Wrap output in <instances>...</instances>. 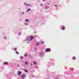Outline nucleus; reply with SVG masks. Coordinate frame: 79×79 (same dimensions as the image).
Instances as JSON below:
<instances>
[{
  "label": "nucleus",
  "mask_w": 79,
  "mask_h": 79,
  "mask_svg": "<svg viewBox=\"0 0 79 79\" xmlns=\"http://www.w3.org/2000/svg\"><path fill=\"white\" fill-rule=\"evenodd\" d=\"M21 73L20 72V71H18V76H20V75H21Z\"/></svg>",
  "instance_id": "nucleus-3"
},
{
  "label": "nucleus",
  "mask_w": 79,
  "mask_h": 79,
  "mask_svg": "<svg viewBox=\"0 0 79 79\" xmlns=\"http://www.w3.org/2000/svg\"><path fill=\"white\" fill-rule=\"evenodd\" d=\"M21 59H23V57L21 56Z\"/></svg>",
  "instance_id": "nucleus-17"
},
{
  "label": "nucleus",
  "mask_w": 79,
  "mask_h": 79,
  "mask_svg": "<svg viewBox=\"0 0 79 79\" xmlns=\"http://www.w3.org/2000/svg\"><path fill=\"white\" fill-rule=\"evenodd\" d=\"M24 71L25 72V73H27V70H24Z\"/></svg>",
  "instance_id": "nucleus-10"
},
{
  "label": "nucleus",
  "mask_w": 79,
  "mask_h": 79,
  "mask_svg": "<svg viewBox=\"0 0 79 79\" xmlns=\"http://www.w3.org/2000/svg\"><path fill=\"white\" fill-rule=\"evenodd\" d=\"M27 5V6H28V5Z\"/></svg>",
  "instance_id": "nucleus-25"
},
{
  "label": "nucleus",
  "mask_w": 79,
  "mask_h": 79,
  "mask_svg": "<svg viewBox=\"0 0 79 79\" xmlns=\"http://www.w3.org/2000/svg\"><path fill=\"white\" fill-rule=\"evenodd\" d=\"M25 22H29V19H25Z\"/></svg>",
  "instance_id": "nucleus-4"
},
{
  "label": "nucleus",
  "mask_w": 79,
  "mask_h": 79,
  "mask_svg": "<svg viewBox=\"0 0 79 79\" xmlns=\"http://www.w3.org/2000/svg\"><path fill=\"white\" fill-rule=\"evenodd\" d=\"M47 9V7H46V8H45V9Z\"/></svg>",
  "instance_id": "nucleus-24"
},
{
  "label": "nucleus",
  "mask_w": 79,
  "mask_h": 79,
  "mask_svg": "<svg viewBox=\"0 0 79 79\" xmlns=\"http://www.w3.org/2000/svg\"><path fill=\"white\" fill-rule=\"evenodd\" d=\"M62 29L63 30H64V27H62Z\"/></svg>",
  "instance_id": "nucleus-9"
},
{
  "label": "nucleus",
  "mask_w": 79,
  "mask_h": 79,
  "mask_svg": "<svg viewBox=\"0 0 79 79\" xmlns=\"http://www.w3.org/2000/svg\"><path fill=\"white\" fill-rule=\"evenodd\" d=\"M15 53H17V54H19V53L18 52H17V51H16Z\"/></svg>",
  "instance_id": "nucleus-13"
},
{
  "label": "nucleus",
  "mask_w": 79,
  "mask_h": 79,
  "mask_svg": "<svg viewBox=\"0 0 79 79\" xmlns=\"http://www.w3.org/2000/svg\"><path fill=\"white\" fill-rule=\"evenodd\" d=\"M43 1H45V0H43Z\"/></svg>",
  "instance_id": "nucleus-23"
},
{
  "label": "nucleus",
  "mask_w": 79,
  "mask_h": 79,
  "mask_svg": "<svg viewBox=\"0 0 79 79\" xmlns=\"http://www.w3.org/2000/svg\"><path fill=\"white\" fill-rule=\"evenodd\" d=\"M17 66H18V67H19L20 65H17Z\"/></svg>",
  "instance_id": "nucleus-16"
},
{
  "label": "nucleus",
  "mask_w": 79,
  "mask_h": 79,
  "mask_svg": "<svg viewBox=\"0 0 79 79\" xmlns=\"http://www.w3.org/2000/svg\"><path fill=\"white\" fill-rule=\"evenodd\" d=\"M36 44L37 45H39V43L38 42Z\"/></svg>",
  "instance_id": "nucleus-12"
},
{
  "label": "nucleus",
  "mask_w": 79,
  "mask_h": 79,
  "mask_svg": "<svg viewBox=\"0 0 79 79\" xmlns=\"http://www.w3.org/2000/svg\"><path fill=\"white\" fill-rule=\"evenodd\" d=\"M4 38H5V39H6V37H4Z\"/></svg>",
  "instance_id": "nucleus-22"
},
{
  "label": "nucleus",
  "mask_w": 79,
  "mask_h": 79,
  "mask_svg": "<svg viewBox=\"0 0 79 79\" xmlns=\"http://www.w3.org/2000/svg\"><path fill=\"white\" fill-rule=\"evenodd\" d=\"M14 51H15V50H16V48H14Z\"/></svg>",
  "instance_id": "nucleus-14"
},
{
  "label": "nucleus",
  "mask_w": 79,
  "mask_h": 79,
  "mask_svg": "<svg viewBox=\"0 0 79 79\" xmlns=\"http://www.w3.org/2000/svg\"><path fill=\"white\" fill-rule=\"evenodd\" d=\"M55 6H57V5H55Z\"/></svg>",
  "instance_id": "nucleus-18"
},
{
  "label": "nucleus",
  "mask_w": 79,
  "mask_h": 79,
  "mask_svg": "<svg viewBox=\"0 0 79 79\" xmlns=\"http://www.w3.org/2000/svg\"><path fill=\"white\" fill-rule=\"evenodd\" d=\"M24 56H27V54H25L24 55Z\"/></svg>",
  "instance_id": "nucleus-15"
},
{
  "label": "nucleus",
  "mask_w": 79,
  "mask_h": 79,
  "mask_svg": "<svg viewBox=\"0 0 79 79\" xmlns=\"http://www.w3.org/2000/svg\"><path fill=\"white\" fill-rule=\"evenodd\" d=\"M25 77V76H24V75H22V77L23 79H24V78Z\"/></svg>",
  "instance_id": "nucleus-5"
},
{
  "label": "nucleus",
  "mask_w": 79,
  "mask_h": 79,
  "mask_svg": "<svg viewBox=\"0 0 79 79\" xmlns=\"http://www.w3.org/2000/svg\"><path fill=\"white\" fill-rule=\"evenodd\" d=\"M30 39L29 40H30V41H31V40H32V39H34V36H30Z\"/></svg>",
  "instance_id": "nucleus-2"
},
{
  "label": "nucleus",
  "mask_w": 79,
  "mask_h": 79,
  "mask_svg": "<svg viewBox=\"0 0 79 79\" xmlns=\"http://www.w3.org/2000/svg\"><path fill=\"white\" fill-rule=\"evenodd\" d=\"M45 51H46V52H50L51 51V50H50V48H47L46 49Z\"/></svg>",
  "instance_id": "nucleus-1"
},
{
  "label": "nucleus",
  "mask_w": 79,
  "mask_h": 79,
  "mask_svg": "<svg viewBox=\"0 0 79 79\" xmlns=\"http://www.w3.org/2000/svg\"><path fill=\"white\" fill-rule=\"evenodd\" d=\"M33 63H34V64H36V62H35V61H34V62H33Z\"/></svg>",
  "instance_id": "nucleus-11"
},
{
  "label": "nucleus",
  "mask_w": 79,
  "mask_h": 79,
  "mask_svg": "<svg viewBox=\"0 0 79 79\" xmlns=\"http://www.w3.org/2000/svg\"><path fill=\"white\" fill-rule=\"evenodd\" d=\"M22 13L23 14H24V12H22Z\"/></svg>",
  "instance_id": "nucleus-20"
},
{
  "label": "nucleus",
  "mask_w": 79,
  "mask_h": 79,
  "mask_svg": "<svg viewBox=\"0 0 79 79\" xmlns=\"http://www.w3.org/2000/svg\"><path fill=\"white\" fill-rule=\"evenodd\" d=\"M31 65H32V64H31Z\"/></svg>",
  "instance_id": "nucleus-21"
},
{
  "label": "nucleus",
  "mask_w": 79,
  "mask_h": 79,
  "mask_svg": "<svg viewBox=\"0 0 79 79\" xmlns=\"http://www.w3.org/2000/svg\"><path fill=\"white\" fill-rule=\"evenodd\" d=\"M4 64H8V63L5 62L4 63Z\"/></svg>",
  "instance_id": "nucleus-7"
},
{
  "label": "nucleus",
  "mask_w": 79,
  "mask_h": 79,
  "mask_svg": "<svg viewBox=\"0 0 79 79\" xmlns=\"http://www.w3.org/2000/svg\"><path fill=\"white\" fill-rule=\"evenodd\" d=\"M25 64H26L27 65V62H25Z\"/></svg>",
  "instance_id": "nucleus-8"
},
{
  "label": "nucleus",
  "mask_w": 79,
  "mask_h": 79,
  "mask_svg": "<svg viewBox=\"0 0 79 79\" xmlns=\"http://www.w3.org/2000/svg\"><path fill=\"white\" fill-rule=\"evenodd\" d=\"M30 11V9H28L26 11L27 12V11Z\"/></svg>",
  "instance_id": "nucleus-6"
},
{
  "label": "nucleus",
  "mask_w": 79,
  "mask_h": 79,
  "mask_svg": "<svg viewBox=\"0 0 79 79\" xmlns=\"http://www.w3.org/2000/svg\"><path fill=\"white\" fill-rule=\"evenodd\" d=\"M41 43L42 44H44V42H42Z\"/></svg>",
  "instance_id": "nucleus-19"
}]
</instances>
